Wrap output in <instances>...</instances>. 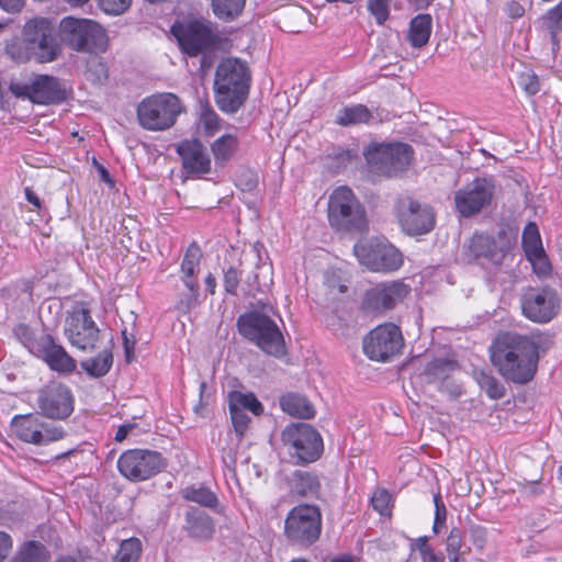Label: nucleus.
<instances>
[{"mask_svg":"<svg viewBox=\"0 0 562 562\" xmlns=\"http://www.w3.org/2000/svg\"><path fill=\"white\" fill-rule=\"evenodd\" d=\"M328 221L337 231L363 232L367 228L366 211L350 188L341 186L331 192Z\"/></svg>","mask_w":562,"mask_h":562,"instance_id":"4","label":"nucleus"},{"mask_svg":"<svg viewBox=\"0 0 562 562\" xmlns=\"http://www.w3.org/2000/svg\"><path fill=\"white\" fill-rule=\"evenodd\" d=\"M113 363L111 351L103 350L97 357L83 360L81 368L91 376L100 378L105 375Z\"/></svg>","mask_w":562,"mask_h":562,"instance_id":"31","label":"nucleus"},{"mask_svg":"<svg viewBox=\"0 0 562 562\" xmlns=\"http://www.w3.org/2000/svg\"><path fill=\"white\" fill-rule=\"evenodd\" d=\"M288 488L292 494L312 496L319 490L318 477L307 471L296 470L286 479Z\"/></svg>","mask_w":562,"mask_h":562,"instance_id":"27","label":"nucleus"},{"mask_svg":"<svg viewBox=\"0 0 562 562\" xmlns=\"http://www.w3.org/2000/svg\"><path fill=\"white\" fill-rule=\"evenodd\" d=\"M64 333L71 346L92 351L98 347L101 331L92 319L90 311L82 304L74 306L65 318Z\"/></svg>","mask_w":562,"mask_h":562,"instance_id":"9","label":"nucleus"},{"mask_svg":"<svg viewBox=\"0 0 562 562\" xmlns=\"http://www.w3.org/2000/svg\"><path fill=\"white\" fill-rule=\"evenodd\" d=\"M391 496L386 490H378L371 497L373 508L381 515H387Z\"/></svg>","mask_w":562,"mask_h":562,"instance_id":"50","label":"nucleus"},{"mask_svg":"<svg viewBox=\"0 0 562 562\" xmlns=\"http://www.w3.org/2000/svg\"><path fill=\"white\" fill-rule=\"evenodd\" d=\"M132 0H100L101 9L109 14H121L128 9Z\"/></svg>","mask_w":562,"mask_h":562,"instance_id":"51","label":"nucleus"},{"mask_svg":"<svg viewBox=\"0 0 562 562\" xmlns=\"http://www.w3.org/2000/svg\"><path fill=\"white\" fill-rule=\"evenodd\" d=\"M462 533L458 528H452L446 542L449 562H462Z\"/></svg>","mask_w":562,"mask_h":562,"instance_id":"46","label":"nucleus"},{"mask_svg":"<svg viewBox=\"0 0 562 562\" xmlns=\"http://www.w3.org/2000/svg\"><path fill=\"white\" fill-rule=\"evenodd\" d=\"M224 463L226 467L225 479L232 494L235 495L237 493L240 498H244L243 487L237 476L235 456L227 453L224 457Z\"/></svg>","mask_w":562,"mask_h":562,"instance_id":"45","label":"nucleus"},{"mask_svg":"<svg viewBox=\"0 0 562 562\" xmlns=\"http://www.w3.org/2000/svg\"><path fill=\"white\" fill-rule=\"evenodd\" d=\"M181 111L182 104L176 94L156 93L137 105V120L147 131H165L176 123Z\"/></svg>","mask_w":562,"mask_h":562,"instance_id":"5","label":"nucleus"},{"mask_svg":"<svg viewBox=\"0 0 562 562\" xmlns=\"http://www.w3.org/2000/svg\"><path fill=\"white\" fill-rule=\"evenodd\" d=\"M548 27L552 31L562 29V1L548 13Z\"/></svg>","mask_w":562,"mask_h":562,"instance_id":"53","label":"nucleus"},{"mask_svg":"<svg viewBox=\"0 0 562 562\" xmlns=\"http://www.w3.org/2000/svg\"><path fill=\"white\" fill-rule=\"evenodd\" d=\"M403 345L400 327L386 323L376 326L363 338L362 349L371 360L386 362L401 351Z\"/></svg>","mask_w":562,"mask_h":562,"instance_id":"12","label":"nucleus"},{"mask_svg":"<svg viewBox=\"0 0 562 562\" xmlns=\"http://www.w3.org/2000/svg\"><path fill=\"white\" fill-rule=\"evenodd\" d=\"M371 119V112L362 104L340 110L336 116V123L341 126H349L360 123H367Z\"/></svg>","mask_w":562,"mask_h":562,"instance_id":"32","label":"nucleus"},{"mask_svg":"<svg viewBox=\"0 0 562 562\" xmlns=\"http://www.w3.org/2000/svg\"><path fill=\"white\" fill-rule=\"evenodd\" d=\"M409 291V286L402 281L380 283L367 292L363 305L373 312L390 310L403 301Z\"/></svg>","mask_w":562,"mask_h":562,"instance_id":"23","label":"nucleus"},{"mask_svg":"<svg viewBox=\"0 0 562 562\" xmlns=\"http://www.w3.org/2000/svg\"><path fill=\"white\" fill-rule=\"evenodd\" d=\"M522 248L526 258L544 251L539 229L535 223H529L522 232Z\"/></svg>","mask_w":562,"mask_h":562,"instance_id":"35","label":"nucleus"},{"mask_svg":"<svg viewBox=\"0 0 562 562\" xmlns=\"http://www.w3.org/2000/svg\"><path fill=\"white\" fill-rule=\"evenodd\" d=\"M412 154V147L407 144L386 143L370 145L364 156L369 165L391 177L409 165Z\"/></svg>","mask_w":562,"mask_h":562,"instance_id":"13","label":"nucleus"},{"mask_svg":"<svg viewBox=\"0 0 562 562\" xmlns=\"http://www.w3.org/2000/svg\"><path fill=\"white\" fill-rule=\"evenodd\" d=\"M14 333L19 340L35 356L43 350L44 337L48 336L47 334H42L41 336L35 337L33 331L26 325L16 326Z\"/></svg>","mask_w":562,"mask_h":562,"instance_id":"39","label":"nucleus"},{"mask_svg":"<svg viewBox=\"0 0 562 562\" xmlns=\"http://www.w3.org/2000/svg\"><path fill=\"white\" fill-rule=\"evenodd\" d=\"M7 54L18 63H24L32 58L35 59V55L24 35L7 46Z\"/></svg>","mask_w":562,"mask_h":562,"instance_id":"44","label":"nucleus"},{"mask_svg":"<svg viewBox=\"0 0 562 562\" xmlns=\"http://www.w3.org/2000/svg\"><path fill=\"white\" fill-rule=\"evenodd\" d=\"M199 126L209 137L215 135L221 128V120L209 103H201Z\"/></svg>","mask_w":562,"mask_h":562,"instance_id":"36","label":"nucleus"},{"mask_svg":"<svg viewBox=\"0 0 562 562\" xmlns=\"http://www.w3.org/2000/svg\"><path fill=\"white\" fill-rule=\"evenodd\" d=\"M35 60L38 63H50L60 54V46L54 35L52 23L44 18H36L29 21L23 29Z\"/></svg>","mask_w":562,"mask_h":562,"instance_id":"16","label":"nucleus"},{"mask_svg":"<svg viewBox=\"0 0 562 562\" xmlns=\"http://www.w3.org/2000/svg\"><path fill=\"white\" fill-rule=\"evenodd\" d=\"M423 562H445L443 554L436 553L432 548L420 555Z\"/></svg>","mask_w":562,"mask_h":562,"instance_id":"59","label":"nucleus"},{"mask_svg":"<svg viewBox=\"0 0 562 562\" xmlns=\"http://www.w3.org/2000/svg\"><path fill=\"white\" fill-rule=\"evenodd\" d=\"M248 412L259 416L263 413L262 404L257 400L254 393H248Z\"/></svg>","mask_w":562,"mask_h":562,"instance_id":"58","label":"nucleus"},{"mask_svg":"<svg viewBox=\"0 0 562 562\" xmlns=\"http://www.w3.org/2000/svg\"><path fill=\"white\" fill-rule=\"evenodd\" d=\"M412 547H413V549L418 550L420 555L431 548L428 544L427 536L419 537V538L415 539L412 543Z\"/></svg>","mask_w":562,"mask_h":562,"instance_id":"61","label":"nucleus"},{"mask_svg":"<svg viewBox=\"0 0 562 562\" xmlns=\"http://www.w3.org/2000/svg\"><path fill=\"white\" fill-rule=\"evenodd\" d=\"M227 392L229 415L234 431L240 441L246 432V394L236 390V379H228Z\"/></svg>","mask_w":562,"mask_h":562,"instance_id":"26","label":"nucleus"},{"mask_svg":"<svg viewBox=\"0 0 562 562\" xmlns=\"http://www.w3.org/2000/svg\"><path fill=\"white\" fill-rule=\"evenodd\" d=\"M44 548L41 543L30 541L23 544L11 562H44Z\"/></svg>","mask_w":562,"mask_h":562,"instance_id":"43","label":"nucleus"},{"mask_svg":"<svg viewBox=\"0 0 562 562\" xmlns=\"http://www.w3.org/2000/svg\"><path fill=\"white\" fill-rule=\"evenodd\" d=\"M475 380L481 390L492 400H499L505 395L504 385L490 372L479 371Z\"/></svg>","mask_w":562,"mask_h":562,"instance_id":"33","label":"nucleus"},{"mask_svg":"<svg viewBox=\"0 0 562 562\" xmlns=\"http://www.w3.org/2000/svg\"><path fill=\"white\" fill-rule=\"evenodd\" d=\"M133 425L131 424H125V425H122L121 427H119L116 434H115V440L121 442L123 441L127 435L130 434V431L133 429Z\"/></svg>","mask_w":562,"mask_h":562,"instance_id":"63","label":"nucleus"},{"mask_svg":"<svg viewBox=\"0 0 562 562\" xmlns=\"http://www.w3.org/2000/svg\"><path fill=\"white\" fill-rule=\"evenodd\" d=\"M92 69H94V71L97 74V80L99 82H102L103 80H105L108 78L105 66L102 63L92 61L89 70L91 71Z\"/></svg>","mask_w":562,"mask_h":562,"instance_id":"60","label":"nucleus"},{"mask_svg":"<svg viewBox=\"0 0 562 562\" xmlns=\"http://www.w3.org/2000/svg\"><path fill=\"white\" fill-rule=\"evenodd\" d=\"M282 442L289 454L296 459V462H314L323 451V440L319 434L304 423L286 426L282 431Z\"/></svg>","mask_w":562,"mask_h":562,"instance_id":"8","label":"nucleus"},{"mask_svg":"<svg viewBox=\"0 0 562 562\" xmlns=\"http://www.w3.org/2000/svg\"><path fill=\"white\" fill-rule=\"evenodd\" d=\"M13 548V540L11 536L4 531H0V562H3Z\"/></svg>","mask_w":562,"mask_h":562,"instance_id":"54","label":"nucleus"},{"mask_svg":"<svg viewBox=\"0 0 562 562\" xmlns=\"http://www.w3.org/2000/svg\"><path fill=\"white\" fill-rule=\"evenodd\" d=\"M280 405L284 413L296 418H312L315 409L312 403L303 395L288 393L280 398Z\"/></svg>","mask_w":562,"mask_h":562,"instance_id":"28","label":"nucleus"},{"mask_svg":"<svg viewBox=\"0 0 562 562\" xmlns=\"http://www.w3.org/2000/svg\"><path fill=\"white\" fill-rule=\"evenodd\" d=\"M25 198L36 209H38V210L41 209V206H42L41 200L32 189L25 188Z\"/></svg>","mask_w":562,"mask_h":562,"instance_id":"64","label":"nucleus"},{"mask_svg":"<svg viewBox=\"0 0 562 562\" xmlns=\"http://www.w3.org/2000/svg\"><path fill=\"white\" fill-rule=\"evenodd\" d=\"M177 151L189 175L201 176L211 171L210 155L199 140H183L178 145Z\"/></svg>","mask_w":562,"mask_h":562,"instance_id":"24","label":"nucleus"},{"mask_svg":"<svg viewBox=\"0 0 562 562\" xmlns=\"http://www.w3.org/2000/svg\"><path fill=\"white\" fill-rule=\"evenodd\" d=\"M201 257V249L199 248L198 245L192 244L188 247L181 263V271L183 273L184 284L193 293L192 295L194 297L196 296L195 292L198 289V284L192 280V278L199 268Z\"/></svg>","mask_w":562,"mask_h":562,"instance_id":"29","label":"nucleus"},{"mask_svg":"<svg viewBox=\"0 0 562 562\" xmlns=\"http://www.w3.org/2000/svg\"><path fill=\"white\" fill-rule=\"evenodd\" d=\"M397 218L402 229L412 236L426 234L435 225L432 210L408 198L398 201Z\"/></svg>","mask_w":562,"mask_h":562,"instance_id":"20","label":"nucleus"},{"mask_svg":"<svg viewBox=\"0 0 562 562\" xmlns=\"http://www.w3.org/2000/svg\"><path fill=\"white\" fill-rule=\"evenodd\" d=\"M117 468L123 476L132 481H145L165 468L161 454L151 450H128L121 454Z\"/></svg>","mask_w":562,"mask_h":562,"instance_id":"14","label":"nucleus"},{"mask_svg":"<svg viewBox=\"0 0 562 562\" xmlns=\"http://www.w3.org/2000/svg\"><path fill=\"white\" fill-rule=\"evenodd\" d=\"M391 0H368V10L379 24H383L389 18V2Z\"/></svg>","mask_w":562,"mask_h":562,"instance_id":"49","label":"nucleus"},{"mask_svg":"<svg viewBox=\"0 0 562 562\" xmlns=\"http://www.w3.org/2000/svg\"><path fill=\"white\" fill-rule=\"evenodd\" d=\"M180 49L190 57L212 52L220 42L217 29L205 20H186L172 25Z\"/></svg>","mask_w":562,"mask_h":562,"instance_id":"7","label":"nucleus"},{"mask_svg":"<svg viewBox=\"0 0 562 562\" xmlns=\"http://www.w3.org/2000/svg\"><path fill=\"white\" fill-rule=\"evenodd\" d=\"M142 552V542L137 538L122 541L113 562H137Z\"/></svg>","mask_w":562,"mask_h":562,"instance_id":"40","label":"nucleus"},{"mask_svg":"<svg viewBox=\"0 0 562 562\" xmlns=\"http://www.w3.org/2000/svg\"><path fill=\"white\" fill-rule=\"evenodd\" d=\"M431 33V16L418 14L411 22L409 42L414 47H423L427 44Z\"/></svg>","mask_w":562,"mask_h":562,"instance_id":"30","label":"nucleus"},{"mask_svg":"<svg viewBox=\"0 0 562 562\" xmlns=\"http://www.w3.org/2000/svg\"><path fill=\"white\" fill-rule=\"evenodd\" d=\"M322 515L317 506L299 505L291 509L285 519V535L301 544H312L319 538Z\"/></svg>","mask_w":562,"mask_h":562,"instance_id":"11","label":"nucleus"},{"mask_svg":"<svg viewBox=\"0 0 562 562\" xmlns=\"http://www.w3.org/2000/svg\"><path fill=\"white\" fill-rule=\"evenodd\" d=\"M123 346L125 351V358L127 362H131L134 356L136 340L134 337H128L127 331L123 330Z\"/></svg>","mask_w":562,"mask_h":562,"instance_id":"56","label":"nucleus"},{"mask_svg":"<svg viewBox=\"0 0 562 562\" xmlns=\"http://www.w3.org/2000/svg\"><path fill=\"white\" fill-rule=\"evenodd\" d=\"M434 503H435L436 510H435V521H434L432 530L435 533H438L439 527H441L446 521L447 510H446L445 504L441 501L440 495H435Z\"/></svg>","mask_w":562,"mask_h":562,"instance_id":"52","label":"nucleus"},{"mask_svg":"<svg viewBox=\"0 0 562 562\" xmlns=\"http://www.w3.org/2000/svg\"><path fill=\"white\" fill-rule=\"evenodd\" d=\"M41 414L52 419H65L74 411L70 390L61 384H50L43 389L37 397Z\"/></svg>","mask_w":562,"mask_h":562,"instance_id":"21","label":"nucleus"},{"mask_svg":"<svg viewBox=\"0 0 562 562\" xmlns=\"http://www.w3.org/2000/svg\"><path fill=\"white\" fill-rule=\"evenodd\" d=\"M470 254L483 267H498L508 251L504 238L495 239L483 234H475L469 245Z\"/></svg>","mask_w":562,"mask_h":562,"instance_id":"22","label":"nucleus"},{"mask_svg":"<svg viewBox=\"0 0 562 562\" xmlns=\"http://www.w3.org/2000/svg\"><path fill=\"white\" fill-rule=\"evenodd\" d=\"M11 91L16 97H27L38 104L60 103L67 97L58 79L47 75H38L27 85H11Z\"/></svg>","mask_w":562,"mask_h":562,"instance_id":"19","label":"nucleus"},{"mask_svg":"<svg viewBox=\"0 0 562 562\" xmlns=\"http://www.w3.org/2000/svg\"><path fill=\"white\" fill-rule=\"evenodd\" d=\"M472 537L474 544L477 546L479 548H483L486 541L485 530L482 528H474L472 529Z\"/></svg>","mask_w":562,"mask_h":562,"instance_id":"62","label":"nucleus"},{"mask_svg":"<svg viewBox=\"0 0 562 562\" xmlns=\"http://www.w3.org/2000/svg\"><path fill=\"white\" fill-rule=\"evenodd\" d=\"M225 290L228 293H235L238 285V273L235 269L229 268L224 276Z\"/></svg>","mask_w":562,"mask_h":562,"instance_id":"55","label":"nucleus"},{"mask_svg":"<svg viewBox=\"0 0 562 562\" xmlns=\"http://www.w3.org/2000/svg\"><path fill=\"white\" fill-rule=\"evenodd\" d=\"M359 262L374 272H392L403 265L402 254L391 244L361 240L353 246Z\"/></svg>","mask_w":562,"mask_h":562,"instance_id":"10","label":"nucleus"},{"mask_svg":"<svg viewBox=\"0 0 562 562\" xmlns=\"http://www.w3.org/2000/svg\"><path fill=\"white\" fill-rule=\"evenodd\" d=\"M356 154L345 148H333L325 157V166L333 172H339L352 161Z\"/></svg>","mask_w":562,"mask_h":562,"instance_id":"38","label":"nucleus"},{"mask_svg":"<svg viewBox=\"0 0 562 562\" xmlns=\"http://www.w3.org/2000/svg\"><path fill=\"white\" fill-rule=\"evenodd\" d=\"M11 426L20 440L35 446H46L65 436L61 427L44 422L37 414L15 416Z\"/></svg>","mask_w":562,"mask_h":562,"instance_id":"15","label":"nucleus"},{"mask_svg":"<svg viewBox=\"0 0 562 562\" xmlns=\"http://www.w3.org/2000/svg\"><path fill=\"white\" fill-rule=\"evenodd\" d=\"M238 140L233 134H226L212 144V151L216 162L227 161L236 151Z\"/></svg>","mask_w":562,"mask_h":562,"instance_id":"34","label":"nucleus"},{"mask_svg":"<svg viewBox=\"0 0 562 562\" xmlns=\"http://www.w3.org/2000/svg\"><path fill=\"white\" fill-rule=\"evenodd\" d=\"M37 357L43 358L48 367L57 372L70 373L76 369V361L63 346L54 341L52 336L44 337L43 350L38 352Z\"/></svg>","mask_w":562,"mask_h":562,"instance_id":"25","label":"nucleus"},{"mask_svg":"<svg viewBox=\"0 0 562 562\" xmlns=\"http://www.w3.org/2000/svg\"><path fill=\"white\" fill-rule=\"evenodd\" d=\"M181 495L187 501L195 502L207 507H213L217 502L214 493L202 485L188 486L181 491Z\"/></svg>","mask_w":562,"mask_h":562,"instance_id":"37","label":"nucleus"},{"mask_svg":"<svg viewBox=\"0 0 562 562\" xmlns=\"http://www.w3.org/2000/svg\"><path fill=\"white\" fill-rule=\"evenodd\" d=\"M251 251L257 258V263L252 282L248 284V340L266 355L281 359L286 355L284 337L269 316L272 312V265L261 244L256 243Z\"/></svg>","mask_w":562,"mask_h":562,"instance_id":"1","label":"nucleus"},{"mask_svg":"<svg viewBox=\"0 0 562 562\" xmlns=\"http://www.w3.org/2000/svg\"><path fill=\"white\" fill-rule=\"evenodd\" d=\"M245 0H212L214 14L220 19H233L243 11Z\"/></svg>","mask_w":562,"mask_h":562,"instance_id":"41","label":"nucleus"},{"mask_svg":"<svg viewBox=\"0 0 562 562\" xmlns=\"http://www.w3.org/2000/svg\"><path fill=\"white\" fill-rule=\"evenodd\" d=\"M61 41L77 52L103 50L108 43L105 30L90 19L65 16L59 23Z\"/></svg>","mask_w":562,"mask_h":562,"instance_id":"6","label":"nucleus"},{"mask_svg":"<svg viewBox=\"0 0 562 562\" xmlns=\"http://www.w3.org/2000/svg\"><path fill=\"white\" fill-rule=\"evenodd\" d=\"M527 260L530 262L533 272L538 277H547L551 272V265L549 262V259L546 255V251L540 252L539 255L531 256L527 258Z\"/></svg>","mask_w":562,"mask_h":562,"instance_id":"48","label":"nucleus"},{"mask_svg":"<svg viewBox=\"0 0 562 562\" xmlns=\"http://www.w3.org/2000/svg\"><path fill=\"white\" fill-rule=\"evenodd\" d=\"M517 83L529 95L536 94L540 89L539 79L530 69H526L519 74Z\"/></svg>","mask_w":562,"mask_h":562,"instance_id":"47","label":"nucleus"},{"mask_svg":"<svg viewBox=\"0 0 562 562\" xmlns=\"http://www.w3.org/2000/svg\"><path fill=\"white\" fill-rule=\"evenodd\" d=\"M24 4V0H0V7L7 12H19Z\"/></svg>","mask_w":562,"mask_h":562,"instance_id":"57","label":"nucleus"},{"mask_svg":"<svg viewBox=\"0 0 562 562\" xmlns=\"http://www.w3.org/2000/svg\"><path fill=\"white\" fill-rule=\"evenodd\" d=\"M188 530L192 537L206 539L213 533V524L207 515L200 514L188 519Z\"/></svg>","mask_w":562,"mask_h":562,"instance_id":"42","label":"nucleus"},{"mask_svg":"<svg viewBox=\"0 0 562 562\" xmlns=\"http://www.w3.org/2000/svg\"><path fill=\"white\" fill-rule=\"evenodd\" d=\"M490 359L504 379L525 384L537 371L538 345L528 336L503 333L490 346Z\"/></svg>","mask_w":562,"mask_h":562,"instance_id":"2","label":"nucleus"},{"mask_svg":"<svg viewBox=\"0 0 562 562\" xmlns=\"http://www.w3.org/2000/svg\"><path fill=\"white\" fill-rule=\"evenodd\" d=\"M520 306L525 317L543 324L558 314L560 301L557 292L549 286L528 288L521 295Z\"/></svg>","mask_w":562,"mask_h":562,"instance_id":"17","label":"nucleus"},{"mask_svg":"<svg viewBox=\"0 0 562 562\" xmlns=\"http://www.w3.org/2000/svg\"><path fill=\"white\" fill-rule=\"evenodd\" d=\"M246 98V65L235 57L223 59L215 74V99L218 108L233 113Z\"/></svg>","mask_w":562,"mask_h":562,"instance_id":"3","label":"nucleus"},{"mask_svg":"<svg viewBox=\"0 0 562 562\" xmlns=\"http://www.w3.org/2000/svg\"><path fill=\"white\" fill-rule=\"evenodd\" d=\"M494 189V181L491 178H475L456 192L454 203L458 212L464 217L479 213L491 203Z\"/></svg>","mask_w":562,"mask_h":562,"instance_id":"18","label":"nucleus"}]
</instances>
